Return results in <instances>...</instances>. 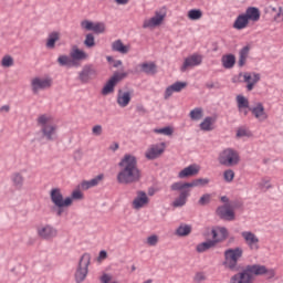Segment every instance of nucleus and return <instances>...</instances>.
<instances>
[{"instance_id":"7c9ffc66","label":"nucleus","mask_w":283,"mask_h":283,"mask_svg":"<svg viewBox=\"0 0 283 283\" xmlns=\"http://www.w3.org/2000/svg\"><path fill=\"white\" fill-rule=\"evenodd\" d=\"M244 15L248 21H260V9L255 7H250L247 9Z\"/></svg>"},{"instance_id":"49530a36","label":"nucleus","mask_w":283,"mask_h":283,"mask_svg":"<svg viewBox=\"0 0 283 283\" xmlns=\"http://www.w3.org/2000/svg\"><path fill=\"white\" fill-rule=\"evenodd\" d=\"M155 134H161L163 136H171L174 134V128L167 126L164 128H155L154 129Z\"/></svg>"},{"instance_id":"a19ab883","label":"nucleus","mask_w":283,"mask_h":283,"mask_svg":"<svg viewBox=\"0 0 283 283\" xmlns=\"http://www.w3.org/2000/svg\"><path fill=\"white\" fill-rule=\"evenodd\" d=\"M259 189L269 191V189H273V185H271V178L270 177H263L259 184H258Z\"/></svg>"},{"instance_id":"39448f33","label":"nucleus","mask_w":283,"mask_h":283,"mask_svg":"<svg viewBox=\"0 0 283 283\" xmlns=\"http://www.w3.org/2000/svg\"><path fill=\"white\" fill-rule=\"evenodd\" d=\"M92 262V255L90 253H84L78 263V268L75 272V282L81 283L84 282L87 277L90 263Z\"/></svg>"},{"instance_id":"f704fd0d","label":"nucleus","mask_w":283,"mask_h":283,"mask_svg":"<svg viewBox=\"0 0 283 283\" xmlns=\"http://www.w3.org/2000/svg\"><path fill=\"white\" fill-rule=\"evenodd\" d=\"M139 67L144 74H156L157 66L154 62H144Z\"/></svg>"},{"instance_id":"13d9d810","label":"nucleus","mask_w":283,"mask_h":283,"mask_svg":"<svg viewBox=\"0 0 283 283\" xmlns=\"http://www.w3.org/2000/svg\"><path fill=\"white\" fill-rule=\"evenodd\" d=\"M72 200H83V192L81 190H74L72 192Z\"/></svg>"},{"instance_id":"f03ea898","label":"nucleus","mask_w":283,"mask_h":283,"mask_svg":"<svg viewBox=\"0 0 283 283\" xmlns=\"http://www.w3.org/2000/svg\"><path fill=\"white\" fill-rule=\"evenodd\" d=\"M36 125L45 140H56V132H59V125L56 124L54 116L48 113L40 114L36 117Z\"/></svg>"},{"instance_id":"a878e982","label":"nucleus","mask_w":283,"mask_h":283,"mask_svg":"<svg viewBox=\"0 0 283 283\" xmlns=\"http://www.w3.org/2000/svg\"><path fill=\"white\" fill-rule=\"evenodd\" d=\"M132 103V92L119 90L117 93V105L119 107H127Z\"/></svg>"},{"instance_id":"864d4df0","label":"nucleus","mask_w":283,"mask_h":283,"mask_svg":"<svg viewBox=\"0 0 283 283\" xmlns=\"http://www.w3.org/2000/svg\"><path fill=\"white\" fill-rule=\"evenodd\" d=\"M81 28H82V30L93 31L94 30V22H92L90 20H83L81 22Z\"/></svg>"},{"instance_id":"6e6552de","label":"nucleus","mask_w":283,"mask_h":283,"mask_svg":"<svg viewBox=\"0 0 283 283\" xmlns=\"http://www.w3.org/2000/svg\"><path fill=\"white\" fill-rule=\"evenodd\" d=\"M51 200L57 209H63V207H72V198L67 197L63 199V193L61 189L54 188L51 190Z\"/></svg>"},{"instance_id":"a211bd4d","label":"nucleus","mask_w":283,"mask_h":283,"mask_svg":"<svg viewBox=\"0 0 283 283\" xmlns=\"http://www.w3.org/2000/svg\"><path fill=\"white\" fill-rule=\"evenodd\" d=\"M248 271L251 275H266L269 277H273L275 275V270L273 269H266L264 265L261 264H254V265H248Z\"/></svg>"},{"instance_id":"ea45409f","label":"nucleus","mask_w":283,"mask_h":283,"mask_svg":"<svg viewBox=\"0 0 283 283\" xmlns=\"http://www.w3.org/2000/svg\"><path fill=\"white\" fill-rule=\"evenodd\" d=\"M249 51L250 48L249 46H244L241 51H240V56H239V67H244V65H247V59H249Z\"/></svg>"},{"instance_id":"c9c22d12","label":"nucleus","mask_w":283,"mask_h":283,"mask_svg":"<svg viewBox=\"0 0 283 283\" xmlns=\"http://www.w3.org/2000/svg\"><path fill=\"white\" fill-rule=\"evenodd\" d=\"M221 63L226 70H231V67L235 65V55L233 54L223 55L221 59Z\"/></svg>"},{"instance_id":"72a5a7b5","label":"nucleus","mask_w":283,"mask_h":283,"mask_svg":"<svg viewBox=\"0 0 283 283\" xmlns=\"http://www.w3.org/2000/svg\"><path fill=\"white\" fill-rule=\"evenodd\" d=\"M11 180L13 182V187L15 189H23V185L25 182V177H23L20 172H15L12 175Z\"/></svg>"},{"instance_id":"bb28decb","label":"nucleus","mask_w":283,"mask_h":283,"mask_svg":"<svg viewBox=\"0 0 283 283\" xmlns=\"http://www.w3.org/2000/svg\"><path fill=\"white\" fill-rule=\"evenodd\" d=\"M199 172H200V166L193 164L184 168L178 174V178H191V176H198Z\"/></svg>"},{"instance_id":"6ab92c4d","label":"nucleus","mask_w":283,"mask_h":283,"mask_svg":"<svg viewBox=\"0 0 283 283\" xmlns=\"http://www.w3.org/2000/svg\"><path fill=\"white\" fill-rule=\"evenodd\" d=\"M212 233V241L214 244H218L220 242H224L227 238H229V230L224 227H216L211 230Z\"/></svg>"},{"instance_id":"423d86ee","label":"nucleus","mask_w":283,"mask_h":283,"mask_svg":"<svg viewBox=\"0 0 283 283\" xmlns=\"http://www.w3.org/2000/svg\"><path fill=\"white\" fill-rule=\"evenodd\" d=\"M209 184L208 178L195 179L191 182H175L170 186L171 191H182V189H191L193 187H207Z\"/></svg>"},{"instance_id":"dca6fc26","label":"nucleus","mask_w":283,"mask_h":283,"mask_svg":"<svg viewBox=\"0 0 283 283\" xmlns=\"http://www.w3.org/2000/svg\"><path fill=\"white\" fill-rule=\"evenodd\" d=\"M253 282H255V276L251 274L248 268L234 274L230 279V283H253Z\"/></svg>"},{"instance_id":"a18cd8bd","label":"nucleus","mask_w":283,"mask_h":283,"mask_svg":"<svg viewBox=\"0 0 283 283\" xmlns=\"http://www.w3.org/2000/svg\"><path fill=\"white\" fill-rule=\"evenodd\" d=\"M84 45L85 48H94L96 45V40L94 38V34L88 33L85 35Z\"/></svg>"},{"instance_id":"58836bf2","label":"nucleus","mask_w":283,"mask_h":283,"mask_svg":"<svg viewBox=\"0 0 283 283\" xmlns=\"http://www.w3.org/2000/svg\"><path fill=\"white\" fill-rule=\"evenodd\" d=\"M59 39H61V34L59 32H52L48 38L46 48H49V50H54Z\"/></svg>"},{"instance_id":"f8f14e48","label":"nucleus","mask_w":283,"mask_h":283,"mask_svg":"<svg viewBox=\"0 0 283 283\" xmlns=\"http://www.w3.org/2000/svg\"><path fill=\"white\" fill-rule=\"evenodd\" d=\"M165 149H167L165 143L150 145L145 153V157L148 160H156V158H160L161 154H165Z\"/></svg>"},{"instance_id":"f257e3e1","label":"nucleus","mask_w":283,"mask_h":283,"mask_svg":"<svg viewBox=\"0 0 283 283\" xmlns=\"http://www.w3.org/2000/svg\"><path fill=\"white\" fill-rule=\"evenodd\" d=\"M118 166L120 168L117 174V182H119V185H132L140 180L143 175L140 169H138V161L135 156L125 155Z\"/></svg>"},{"instance_id":"603ef678","label":"nucleus","mask_w":283,"mask_h":283,"mask_svg":"<svg viewBox=\"0 0 283 283\" xmlns=\"http://www.w3.org/2000/svg\"><path fill=\"white\" fill-rule=\"evenodd\" d=\"M273 21H275V23H282V21H283V8L282 7L277 8V12L274 13V15H273Z\"/></svg>"},{"instance_id":"cd10ccee","label":"nucleus","mask_w":283,"mask_h":283,"mask_svg":"<svg viewBox=\"0 0 283 283\" xmlns=\"http://www.w3.org/2000/svg\"><path fill=\"white\" fill-rule=\"evenodd\" d=\"M146 205H149V197H147V193L139 191L137 197L133 200V207L135 209H143Z\"/></svg>"},{"instance_id":"0eeeda50","label":"nucleus","mask_w":283,"mask_h":283,"mask_svg":"<svg viewBox=\"0 0 283 283\" xmlns=\"http://www.w3.org/2000/svg\"><path fill=\"white\" fill-rule=\"evenodd\" d=\"M52 83L53 81L51 77H34L31 80V90L33 94H39L43 90H50Z\"/></svg>"},{"instance_id":"e433bc0d","label":"nucleus","mask_w":283,"mask_h":283,"mask_svg":"<svg viewBox=\"0 0 283 283\" xmlns=\"http://www.w3.org/2000/svg\"><path fill=\"white\" fill-rule=\"evenodd\" d=\"M57 63L65 67H74V65H76V62H74L72 56H67V55H60L57 57Z\"/></svg>"},{"instance_id":"4be33fe9","label":"nucleus","mask_w":283,"mask_h":283,"mask_svg":"<svg viewBox=\"0 0 283 283\" xmlns=\"http://www.w3.org/2000/svg\"><path fill=\"white\" fill-rule=\"evenodd\" d=\"M103 180H105V175L99 174L91 180L82 181L80 184V189H82L83 191H87V189H92V187H98V185H101V182H103Z\"/></svg>"},{"instance_id":"ddd939ff","label":"nucleus","mask_w":283,"mask_h":283,"mask_svg":"<svg viewBox=\"0 0 283 283\" xmlns=\"http://www.w3.org/2000/svg\"><path fill=\"white\" fill-rule=\"evenodd\" d=\"M241 237L243 238L247 247H249L250 251L260 250V238H258L255 233L251 231H243L241 232Z\"/></svg>"},{"instance_id":"bf43d9fd","label":"nucleus","mask_w":283,"mask_h":283,"mask_svg":"<svg viewBox=\"0 0 283 283\" xmlns=\"http://www.w3.org/2000/svg\"><path fill=\"white\" fill-rule=\"evenodd\" d=\"M207 280V276L202 272H198L195 275V282H205Z\"/></svg>"},{"instance_id":"9d476101","label":"nucleus","mask_w":283,"mask_h":283,"mask_svg":"<svg viewBox=\"0 0 283 283\" xmlns=\"http://www.w3.org/2000/svg\"><path fill=\"white\" fill-rule=\"evenodd\" d=\"M126 77L127 73H115L103 87L102 94L104 96H107V94H112V92H114V87H116V85H118V83H120V81Z\"/></svg>"},{"instance_id":"e2e57ef3","label":"nucleus","mask_w":283,"mask_h":283,"mask_svg":"<svg viewBox=\"0 0 283 283\" xmlns=\"http://www.w3.org/2000/svg\"><path fill=\"white\" fill-rule=\"evenodd\" d=\"M115 3H117V6H127V3H129V0H115Z\"/></svg>"},{"instance_id":"393cba45","label":"nucleus","mask_w":283,"mask_h":283,"mask_svg":"<svg viewBox=\"0 0 283 283\" xmlns=\"http://www.w3.org/2000/svg\"><path fill=\"white\" fill-rule=\"evenodd\" d=\"M185 87H187V82H176L174 84H171L170 86H168L166 88L164 98L167 101V98H171V96L174 95V92H182V90H185Z\"/></svg>"},{"instance_id":"7ed1b4c3","label":"nucleus","mask_w":283,"mask_h":283,"mask_svg":"<svg viewBox=\"0 0 283 283\" xmlns=\"http://www.w3.org/2000/svg\"><path fill=\"white\" fill-rule=\"evenodd\" d=\"M218 161L224 167H235L240 163V154L233 148H226L219 154Z\"/></svg>"},{"instance_id":"0e129e2a","label":"nucleus","mask_w":283,"mask_h":283,"mask_svg":"<svg viewBox=\"0 0 283 283\" xmlns=\"http://www.w3.org/2000/svg\"><path fill=\"white\" fill-rule=\"evenodd\" d=\"M269 10H270L271 14H276V12H277V8H275L273 6H270Z\"/></svg>"},{"instance_id":"69168bd1","label":"nucleus","mask_w":283,"mask_h":283,"mask_svg":"<svg viewBox=\"0 0 283 283\" xmlns=\"http://www.w3.org/2000/svg\"><path fill=\"white\" fill-rule=\"evenodd\" d=\"M109 149H111L112 151H116V149H118V143H115V144L111 145V146H109Z\"/></svg>"},{"instance_id":"f3484780","label":"nucleus","mask_w":283,"mask_h":283,"mask_svg":"<svg viewBox=\"0 0 283 283\" xmlns=\"http://www.w3.org/2000/svg\"><path fill=\"white\" fill-rule=\"evenodd\" d=\"M98 73L96 72V69L92 65H85L82 71L78 73V80L81 83H90V81H94Z\"/></svg>"},{"instance_id":"680f3d73","label":"nucleus","mask_w":283,"mask_h":283,"mask_svg":"<svg viewBox=\"0 0 283 283\" xmlns=\"http://www.w3.org/2000/svg\"><path fill=\"white\" fill-rule=\"evenodd\" d=\"M107 259V252L105 250H102L98 255V260H106Z\"/></svg>"},{"instance_id":"c756f323","label":"nucleus","mask_w":283,"mask_h":283,"mask_svg":"<svg viewBox=\"0 0 283 283\" xmlns=\"http://www.w3.org/2000/svg\"><path fill=\"white\" fill-rule=\"evenodd\" d=\"M113 52H119V54H127L132 50V45H125L122 40H116L112 43Z\"/></svg>"},{"instance_id":"de8ad7c7","label":"nucleus","mask_w":283,"mask_h":283,"mask_svg":"<svg viewBox=\"0 0 283 283\" xmlns=\"http://www.w3.org/2000/svg\"><path fill=\"white\" fill-rule=\"evenodd\" d=\"M251 136H253V134L247 128H239L237 130V138H251Z\"/></svg>"},{"instance_id":"774afa93","label":"nucleus","mask_w":283,"mask_h":283,"mask_svg":"<svg viewBox=\"0 0 283 283\" xmlns=\"http://www.w3.org/2000/svg\"><path fill=\"white\" fill-rule=\"evenodd\" d=\"M1 112H10V106H2Z\"/></svg>"},{"instance_id":"412c9836","label":"nucleus","mask_w":283,"mask_h":283,"mask_svg":"<svg viewBox=\"0 0 283 283\" xmlns=\"http://www.w3.org/2000/svg\"><path fill=\"white\" fill-rule=\"evenodd\" d=\"M260 74L259 73H243V81L247 83L248 92H252V90L260 83Z\"/></svg>"},{"instance_id":"6e6d98bb","label":"nucleus","mask_w":283,"mask_h":283,"mask_svg":"<svg viewBox=\"0 0 283 283\" xmlns=\"http://www.w3.org/2000/svg\"><path fill=\"white\" fill-rule=\"evenodd\" d=\"M92 134H93V136H103V126L102 125L93 126Z\"/></svg>"},{"instance_id":"37998d69","label":"nucleus","mask_w":283,"mask_h":283,"mask_svg":"<svg viewBox=\"0 0 283 283\" xmlns=\"http://www.w3.org/2000/svg\"><path fill=\"white\" fill-rule=\"evenodd\" d=\"M177 235L180 238H185L191 233V226L189 224H181L179 226V229L176 230Z\"/></svg>"},{"instance_id":"4468645a","label":"nucleus","mask_w":283,"mask_h":283,"mask_svg":"<svg viewBox=\"0 0 283 283\" xmlns=\"http://www.w3.org/2000/svg\"><path fill=\"white\" fill-rule=\"evenodd\" d=\"M250 112L252 116L259 120V123L269 120V113H266V108H264V104H262V102H258L252 107H250Z\"/></svg>"},{"instance_id":"b1692460","label":"nucleus","mask_w":283,"mask_h":283,"mask_svg":"<svg viewBox=\"0 0 283 283\" xmlns=\"http://www.w3.org/2000/svg\"><path fill=\"white\" fill-rule=\"evenodd\" d=\"M237 105L240 114L243 116H249V112L251 109V106H249V98L244 97L243 95H238Z\"/></svg>"},{"instance_id":"8fccbe9b","label":"nucleus","mask_w":283,"mask_h":283,"mask_svg":"<svg viewBox=\"0 0 283 283\" xmlns=\"http://www.w3.org/2000/svg\"><path fill=\"white\" fill-rule=\"evenodd\" d=\"M233 178H235V172L232 169H228L223 172V180L226 182H233Z\"/></svg>"},{"instance_id":"aec40b11","label":"nucleus","mask_w":283,"mask_h":283,"mask_svg":"<svg viewBox=\"0 0 283 283\" xmlns=\"http://www.w3.org/2000/svg\"><path fill=\"white\" fill-rule=\"evenodd\" d=\"M163 21H165V15L157 12L155 17L144 20L143 28L154 30V28L161 25Z\"/></svg>"},{"instance_id":"4d7b16f0","label":"nucleus","mask_w":283,"mask_h":283,"mask_svg":"<svg viewBox=\"0 0 283 283\" xmlns=\"http://www.w3.org/2000/svg\"><path fill=\"white\" fill-rule=\"evenodd\" d=\"M147 244L149 247H156L158 244V235L153 234L150 237L147 238Z\"/></svg>"},{"instance_id":"2f4dec72","label":"nucleus","mask_w":283,"mask_h":283,"mask_svg":"<svg viewBox=\"0 0 283 283\" xmlns=\"http://www.w3.org/2000/svg\"><path fill=\"white\" fill-rule=\"evenodd\" d=\"M249 25V19L245 18L244 14H240L234 23H233V28L234 30H244V28H247Z\"/></svg>"},{"instance_id":"1a4fd4ad","label":"nucleus","mask_w":283,"mask_h":283,"mask_svg":"<svg viewBox=\"0 0 283 283\" xmlns=\"http://www.w3.org/2000/svg\"><path fill=\"white\" fill-rule=\"evenodd\" d=\"M217 216L221 218V220H228L231 222L235 220V206L226 203L217 208Z\"/></svg>"},{"instance_id":"20e7f679","label":"nucleus","mask_w":283,"mask_h":283,"mask_svg":"<svg viewBox=\"0 0 283 283\" xmlns=\"http://www.w3.org/2000/svg\"><path fill=\"white\" fill-rule=\"evenodd\" d=\"M244 251L242 248L228 249L224 251L223 265L230 271H235L238 268V261L242 258Z\"/></svg>"},{"instance_id":"c85d7f7f","label":"nucleus","mask_w":283,"mask_h":283,"mask_svg":"<svg viewBox=\"0 0 283 283\" xmlns=\"http://www.w3.org/2000/svg\"><path fill=\"white\" fill-rule=\"evenodd\" d=\"M70 56L73 59L75 64L76 61H87V59H90V55L85 51L78 49V46H73L70 52Z\"/></svg>"},{"instance_id":"9b49d317","label":"nucleus","mask_w":283,"mask_h":283,"mask_svg":"<svg viewBox=\"0 0 283 283\" xmlns=\"http://www.w3.org/2000/svg\"><path fill=\"white\" fill-rule=\"evenodd\" d=\"M36 233L42 240H54L59 235V230L53 226L44 224L36 228Z\"/></svg>"},{"instance_id":"4c0bfd02","label":"nucleus","mask_w":283,"mask_h":283,"mask_svg":"<svg viewBox=\"0 0 283 283\" xmlns=\"http://www.w3.org/2000/svg\"><path fill=\"white\" fill-rule=\"evenodd\" d=\"M216 247V241L209 240L202 243H199L196 248L198 253H205V251H209V249H213Z\"/></svg>"},{"instance_id":"09e8293b","label":"nucleus","mask_w":283,"mask_h":283,"mask_svg":"<svg viewBox=\"0 0 283 283\" xmlns=\"http://www.w3.org/2000/svg\"><path fill=\"white\" fill-rule=\"evenodd\" d=\"M2 67H12L14 65V59L10 55H4L1 61Z\"/></svg>"},{"instance_id":"3c124183","label":"nucleus","mask_w":283,"mask_h":283,"mask_svg":"<svg viewBox=\"0 0 283 283\" xmlns=\"http://www.w3.org/2000/svg\"><path fill=\"white\" fill-rule=\"evenodd\" d=\"M92 32H95V34H103V32H105V23L103 22L94 23Z\"/></svg>"},{"instance_id":"5fc2aeb1","label":"nucleus","mask_w":283,"mask_h":283,"mask_svg":"<svg viewBox=\"0 0 283 283\" xmlns=\"http://www.w3.org/2000/svg\"><path fill=\"white\" fill-rule=\"evenodd\" d=\"M209 202H211V195L209 193L201 196V198L199 199V205H201V207H205V205H209Z\"/></svg>"},{"instance_id":"2eb2a0df","label":"nucleus","mask_w":283,"mask_h":283,"mask_svg":"<svg viewBox=\"0 0 283 283\" xmlns=\"http://www.w3.org/2000/svg\"><path fill=\"white\" fill-rule=\"evenodd\" d=\"M198 65H202V55L198 53H193L184 60V63L180 70L182 72H187V70L198 67Z\"/></svg>"},{"instance_id":"79ce46f5","label":"nucleus","mask_w":283,"mask_h":283,"mask_svg":"<svg viewBox=\"0 0 283 283\" xmlns=\"http://www.w3.org/2000/svg\"><path fill=\"white\" fill-rule=\"evenodd\" d=\"M187 17L190 21H200V19H202V10L191 9L188 11Z\"/></svg>"},{"instance_id":"052dcab7","label":"nucleus","mask_w":283,"mask_h":283,"mask_svg":"<svg viewBox=\"0 0 283 283\" xmlns=\"http://www.w3.org/2000/svg\"><path fill=\"white\" fill-rule=\"evenodd\" d=\"M99 280H101L102 283H111L112 282V275L111 274H103Z\"/></svg>"},{"instance_id":"5701e85b","label":"nucleus","mask_w":283,"mask_h":283,"mask_svg":"<svg viewBox=\"0 0 283 283\" xmlns=\"http://www.w3.org/2000/svg\"><path fill=\"white\" fill-rule=\"evenodd\" d=\"M179 191H180L179 196L172 201V207H175V209L185 207V205H187V200L189 196H191V190L189 188H186Z\"/></svg>"},{"instance_id":"338daca9","label":"nucleus","mask_w":283,"mask_h":283,"mask_svg":"<svg viewBox=\"0 0 283 283\" xmlns=\"http://www.w3.org/2000/svg\"><path fill=\"white\" fill-rule=\"evenodd\" d=\"M221 202H226V205H229V198L227 196L221 197Z\"/></svg>"},{"instance_id":"473e14b6","label":"nucleus","mask_w":283,"mask_h":283,"mask_svg":"<svg viewBox=\"0 0 283 283\" xmlns=\"http://www.w3.org/2000/svg\"><path fill=\"white\" fill-rule=\"evenodd\" d=\"M216 123L214 117H206L201 123H200V129L202 132H211L213 130V125Z\"/></svg>"},{"instance_id":"c03bdc74","label":"nucleus","mask_w":283,"mask_h":283,"mask_svg":"<svg viewBox=\"0 0 283 283\" xmlns=\"http://www.w3.org/2000/svg\"><path fill=\"white\" fill-rule=\"evenodd\" d=\"M205 116V111L202 108L197 107L190 112L191 120H200Z\"/></svg>"}]
</instances>
